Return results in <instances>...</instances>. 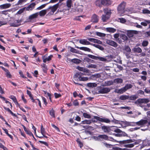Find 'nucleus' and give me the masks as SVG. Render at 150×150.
Listing matches in <instances>:
<instances>
[{
    "label": "nucleus",
    "instance_id": "41",
    "mask_svg": "<svg viewBox=\"0 0 150 150\" xmlns=\"http://www.w3.org/2000/svg\"><path fill=\"white\" fill-rule=\"evenodd\" d=\"M95 3L97 6H98L100 8L102 7V4H101V1L100 2V1L97 0L96 1Z\"/></svg>",
    "mask_w": 150,
    "mask_h": 150
},
{
    "label": "nucleus",
    "instance_id": "58",
    "mask_svg": "<svg viewBox=\"0 0 150 150\" xmlns=\"http://www.w3.org/2000/svg\"><path fill=\"white\" fill-rule=\"evenodd\" d=\"M26 7H24L22 8L19 10L17 12V13L18 14H21L23 12L25 9Z\"/></svg>",
    "mask_w": 150,
    "mask_h": 150
},
{
    "label": "nucleus",
    "instance_id": "49",
    "mask_svg": "<svg viewBox=\"0 0 150 150\" xmlns=\"http://www.w3.org/2000/svg\"><path fill=\"white\" fill-rule=\"evenodd\" d=\"M86 67L88 68H96L97 66L96 64H90V65H87Z\"/></svg>",
    "mask_w": 150,
    "mask_h": 150
},
{
    "label": "nucleus",
    "instance_id": "55",
    "mask_svg": "<svg viewBox=\"0 0 150 150\" xmlns=\"http://www.w3.org/2000/svg\"><path fill=\"white\" fill-rule=\"evenodd\" d=\"M47 4H48V3H47V4H43V5H41L40 6L36 8V10H40L41 9L45 7V6H46V5Z\"/></svg>",
    "mask_w": 150,
    "mask_h": 150
},
{
    "label": "nucleus",
    "instance_id": "36",
    "mask_svg": "<svg viewBox=\"0 0 150 150\" xmlns=\"http://www.w3.org/2000/svg\"><path fill=\"white\" fill-rule=\"evenodd\" d=\"M126 91V90L123 87L120 89H119L117 91H115L118 93L122 94Z\"/></svg>",
    "mask_w": 150,
    "mask_h": 150
},
{
    "label": "nucleus",
    "instance_id": "29",
    "mask_svg": "<svg viewBox=\"0 0 150 150\" xmlns=\"http://www.w3.org/2000/svg\"><path fill=\"white\" fill-rule=\"evenodd\" d=\"M129 96L123 95L120 96L119 99L121 100H125L129 99Z\"/></svg>",
    "mask_w": 150,
    "mask_h": 150
},
{
    "label": "nucleus",
    "instance_id": "19",
    "mask_svg": "<svg viewBox=\"0 0 150 150\" xmlns=\"http://www.w3.org/2000/svg\"><path fill=\"white\" fill-rule=\"evenodd\" d=\"M103 11L106 15L110 16L112 13L110 9L108 8H104Z\"/></svg>",
    "mask_w": 150,
    "mask_h": 150
},
{
    "label": "nucleus",
    "instance_id": "37",
    "mask_svg": "<svg viewBox=\"0 0 150 150\" xmlns=\"http://www.w3.org/2000/svg\"><path fill=\"white\" fill-rule=\"evenodd\" d=\"M47 10H43L40 11L39 13L40 16H44L46 13Z\"/></svg>",
    "mask_w": 150,
    "mask_h": 150
},
{
    "label": "nucleus",
    "instance_id": "32",
    "mask_svg": "<svg viewBox=\"0 0 150 150\" xmlns=\"http://www.w3.org/2000/svg\"><path fill=\"white\" fill-rule=\"evenodd\" d=\"M71 61L72 62L76 64H79L81 62V61L80 60L76 58L71 59Z\"/></svg>",
    "mask_w": 150,
    "mask_h": 150
},
{
    "label": "nucleus",
    "instance_id": "16",
    "mask_svg": "<svg viewBox=\"0 0 150 150\" xmlns=\"http://www.w3.org/2000/svg\"><path fill=\"white\" fill-rule=\"evenodd\" d=\"M148 123V121L146 120H142L140 121L136 122L137 125H143L146 124Z\"/></svg>",
    "mask_w": 150,
    "mask_h": 150
},
{
    "label": "nucleus",
    "instance_id": "4",
    "mask_svg": "<svg viewBox=\"0 0 150 150\" xmlns=\"http://www.w3.org/2000/svg\"><path fill=\"white\" fill-rule=\"evenodd\" d=\"M109 138L110 139H109V140H110V141H111L113 142H118L121 144L131 143V142H134L132 139L124 140L122 141H117L116 140L114 139L112 137H109Z\"/></svg>",
    "mask_w": 150,
    "mask_h": 150
},
{
    "label": "nucleus",
    "instance_id": "38",
    "mask_svg": "<svg viewBox=\"0 0 150 150\" xmlns=\"http://www.w3.org/2000/svg\"><path fill=\"white\" fill-rule=\"evenodd\" d=\"M138 98L137 95H133L129 96V99L130 100H135Z\"/></svg>",
    "mask_w": 150,
    "mask_h": 150
},
{
    "label": "nucleus",
    "instance_id": "56",
    "mask_svg": "<svg viewBox=\"0 0 150 150\" xmlns=\"http://www.w3.org/2000/svg\"><path fill=\"white\" fill-rule=\"evenodd\" d=\"M143 13L144 14H150V11L147 9H144L142 11Z\"/></svg>",
    "mask_w": 150,
    "mask_h": 150
},
{
    "label": "nucleus",
    "instance_id": "12",
    "mask_svg": "<svg viewBox=\"0 0 150 150\" xmlns=\"http://www.w3.org/2000/svg\"><path fill=\"white\" fill-rule=\"evenodd\" d=\"M59 3H57L56 4L54 5L52 7L51 9V11L50 13L51 15L53 14L56 11L58 8L59 7Z\"/></svg>",
    "mask_w": 150,
    "mask_h": 150
},
{
    "label": "nucleus",
    "instance_id": "8",
    "mask_svg": "<svg viewBox=\"0 0 150 150\" xmlns=\"http://www.w3.org/2000/svg\"><path fill=\"white\" fill-rule=\"evenodd\" d=\"M98 21L99 17L95 14H93L91 18V21L93 23H96Z\"/></svg>",
    "mask_w": 150,
    "mask_h": 150
},
{
    "label": "nucleus",
    "instance_id": "22",
    "mask_svg": "<svg viewBox=\"0 0 150 150\" xmlns=\"http://www.w3.org/2000/svg\"><path fill=\"white\" fill-rule=\"evenodd\" d=\"M11 6L10 4H6L0 5V8L2 9H4L9 8Z\"/></svg>",
    "mask_w": 150,
    "mask_h": 150
},
{
    "label": "nucleus",
    "instance_id": "10",
    "mask_svg": "<svg viewBox=\"0 0 150 150\" xmlns=\"http://www.w3.org/2000/svg\"><path fill=\"white\" fill-rule=\"evenodd\" d=\"M106 42L108 44L115 47H116L118 46L117 44L115 42L112 40H107Z\"/></svg>",
    "mask_w": 150,
    "mask_h": 150
},
{
    "label": "nucleus",
    "instance_id": "26",
    "mask_svg": "<svg viewBox=\"0 0 150 150\" xmlns=\"http://www.w3.org/2000/svg\"><path fill=\"white\" fill-rule=\"evenodd\" d=\"M69 47L70 48V51L71 52L73 53H76V54H81L79 52V51L78 50L74 48L71 47Z\"/></svg>",
    "mask_w": 150,
    "mask_h": 150
},
{
    "label": "nucleus",
    "instance_id": "18",
    "mask_svg": "<svg viewBox=\"0 0 150 150\" xmlns=\"http://www.w3.org/2000/svg\"><path fill=\"white\" fill-rule=\"evenodd\" d=\"M75 47L78 49H79L80 50H84L85 51L92 52L91 51V50L90 48H89L88 47H79L78 46H75Z\"/></svg>",
    "mask_w": 150,
    "mask_h": 150
},
{
    "label": "nucleus",
    "instance_id": "40",
    "mask_svg": "<svg viewBox=\"0 0 150 150\" xmlns=\"http://www.w3.org/2000/svg\"><path fill=\"white\" fill-rule=\"evenodd\" d=\"M2 129L5 132L6 134L9 137H10V138L12 139H13V137L10 134H8V130L6 129H4V128H2Z\"/></svg>",
    "mask_w": 150,
    "mask_h": 150
},
{
    "label": "nucleus",
    "instance_id": "3",
    "mask_svg": "<svg viewBox=\"0 0 150 150\" xmlns=\"http://www.w3.org/2000/svg\"><path fill=\"white\" fill-rule=\"evenodd\" d=\"M127 35L129 38H131L134 36V35H137L139 34V31L134 30H126Z\"/></svg>",
    "mask_w": 150,
    "mask_h": 150
},
{
    "label": "nucleus",
    "instance_id": "34",
    "mask_svg": "<svg viewBox=\"0 0 150 150\" xmlns=\"http://www.w3.org/2000/svg\"><path fill=\"white\" fill-rule=\"evenodd\" d=\"M96 57V60H99L103 62H106L107 61V59L104 57L98 56H97Z\"/></svg>",
    "mask_w": 150,
    "mask_h": 150
},
{
    "label": "nucleus",
    "instance_id": "44",
    "mask_svg": "<svg viewBox=\"0 0 150 150\" xmlns=\"http://www.w3.org/2000/svg\"><path fill=\"white\" fill-rule=\"evenodd\" d=\"M71 0H67V6L69 8H70L71 7Z\"/></svg>",
    "mask_w": 150,
    "mask_h": 150
},
{
    "label": "nucleus",
    "instance_id": "20",
    "mask_svg": "<svg viewBox=\"0 0 150 150\" xmlns=\"http://www.w3.org/2000/svg\"><path fill=\"white\" fill-rule=\"evenodd\" d=\"M132 50L133 52L134 53H140L142 52V49L139 47L136 46L134 47L132 49Z\"/></svg>",
    "mask_w": 150,
    "mask_h": 150
},
{
    "label": "nucleus",
    "instance_id": "48",
    "mask_svg": "<svg viewBox=\"0 0 150 150\" xmlns=\"http://www.w3.org/2000/svg\"><path fill=\"white\" fill-rule=\"evenodd\" d=\"M88 80V78L87 77L80 78L79 79H77V81H86Z\"/></svg>",
    "mask_w": 150,
    "mask_h": 150
},
{
    "label": "nucleus",
    "instance_id": "39",
    "mask_svg": "<svg viewBox=\"0 0 150 150\" xmlns=\"http://www.w3.org/2000/svg\"><path fill=\"white\" fill-rule=\"evenodd\" d=\"M132 85L130 84H127L125 85V87H124L126 90V91L129 89L132 88Z\"/></svg>",
    "mask_w": 150,
    "mask_h": 150
},
{
    "label": "nucleus",
    "instance_id": "6",
    "mask_svg": "<svg viewBox=\"0 0 150 150\" xmlns=\"http://www.w3.org/2000/svg\"><path fill=\"white\" fill-rule=\"evenodd\" d=\"M150 101L148 98H139L134 102L136 104H137L147 103Z\"/></svg>",
    "mask_w": 150,
    "mask_h": 150
},
{
    "label": "nucleus",
    "instance_id": "57",
    "mask_svg": "<svg viewBox=\"0 0 150 150\" xmlns=\"http://www.w3.org/2000/svg\"><path fill=\"white\" fill-rule=\"evenodd\" d=\"M25 132H26V133L29 135L30 136H32L33 137H34V135L32 134V133L30 131V130H28L26 129V130L25 131Z\"/></svg>",
    "mask_w": 150,
    "mask_h": 150
},
{
    "label": "nucleus",
    "instance_id": "47",
    "mask_svg": "<svg viewBox=\"0 0 150 150\" xmlns=\"http://www.w3.org/2000/svg\"><path fill=\"white\" fill-rule=\"evenodd\" d=\"M81 122L83 124H90L91 123V120H86L82 121Z\"/></svg>",
    "mask_w": 150,
    "mask_h": 150
},
{
    "label": "nucleus",
    "instance_id": "60",
    "mask_svg": "<svg viewBox=\"0 0 150 150\" xmlns=\"http://www.w3.org/2000/svg\"><path fill=\"white\" fill-rule=\"evenodd\" d=\"M80 73H79V72L76 73L74 76V78H78V79H79L80 78H81V77L80 76Z\"/></svg>",
    "mask_w": 150,
    "mask_h": 150
},
{
    "label": "nucleus",
    "instance_id": "13",
    "mask_svg": "<svg viewBox=\"0 0 150 150\" xmlns=\"http://www.w3.org/2000/svg\"><path fill=\"white\" fill-rule=\"evenodd\" d=\"M101 4L104 6H108L112 4L110 0H101Z\"/></svg>",
    "mask_w": 150,
    "mask_h": 150
},
{
    "label": "nucleus",
    "instance_id": "15",
    "mask_svg": "<svg viewBox=\"0 0 150 150\" xmlns=\"http://www.w3.org/2000/svg\"><path fill=\"white\" fill-rule=\"evenodd\" d=\"M0 67L6 72V75L7 77L11 78L12 75L8 69H5L2 66H1Z\"/></svg>",
    "mask_w": 150,
    "mask_h": 150
},
{
    "label": "nucleus",
    "instance_id": "14",
    "mask_svg": "<svg viewBox=\"0 0 150 150\" xmlns=\"http://www.w3.org/2000/svg\"><path fill=\"white\" fill-rule=\"evenodd\" d=\"M79 42L80 44L84 45H92V43L85 39H81L79 41Z\"/></svg>",
    "mask_w": 150,
    "mask_h": 150
},
{
    "label": "nucleus",
    "instance_id": "21",
    "mask_svg": "<svg viewBox=\"0 0 150 150\" xmlns=\"http://www.w3.org/2000/svg\"><path fill=\"white\" fill-rule=\"evenodd\" d=\"M38 15V12H37L29 16L28 19L31 20L33 19L36 18H37Z\"/></svg>",
    "mask_w": 150,
    "mask_h": 150
},
{
    "label": "nucleus",
    "instance_id": "54",
    "mask_svg": "<svg viewBox=\"0 0 150 150\" xmlns=\"http://www.w3.org/2000/svg\"><path fill=\"white\" fill-rule=\"evenodd\" d=\"M134 144H125L124 145V146L126 147H128V148H132L134 147Z\"/></svg>",
    "mask_w": 150,
    "mask_h": 150
},
{
    "label": "nucleus",
    "instance_id": "50",
    "mask_svg": "<svg viewBox=\"0 0 150 150\" xmlns=\"http://www.w3.org/2000/svg\"><path fill=\"white\" fill-rule=\"evenodd\" d=\"M83 115L85 118H90L91 117V115L86 113H83Z\"/></svg>",
    "mask_w": 150,
    "mask_h": 150
},
{
    "label": "nucleus",
    "instance_id": "52",
    "mask_svg": "<svg viewBox=\"0 0 150 150\" xmlns=\"http://www.w3.org/2000/svg\"><path fill=\"white\" fill-rule=\"evenodd\" d=\"M49 112H50V115L53 117H55V114H54V111L53 108H52V109Z\"/></svg>",
    "mask_w": 150,
    "mask_h": 150
},
{
    "label": "nucleus",
    "instance_id": "2",
    "mask_svg": "<svg viewBox=\"0 0 150 150\" xmlns=\"http://www.w3.org/2000/svg\"><path fill=\"white\" fill-rule=\"evenodd\" d=\"M98 93L104 94L107 93L109 92L111 89L109 88L102 87L100 86L98 87Z\"/></svg>",
    "mask_w": 150,
    "mask_h": 150
},
{
    "label": "nucleus",
    "instance_id": "35",
    "mask_svg": "<svg viewBox=\"0 0 150 150\" xmlns=\"http://www.w3.org/2000/svg\"><path fill=\"white\" fill-rule=\"evenodd\" d=\"M87 86L91 88H93L97 86V84L95 83H88L87 84Z\"/></svg>",
    "mask_w": 150,
    "mask_h": 150
},
{
    "label": "nucleus",
    "instance_id": "42",
    "mask_svg": "<svg viewBox=\"0 0 150 150\" xmlns=\"http://www.w3.org/2000/svg\"><path fill=\"white\" fill-rule=\"evenodd\" d=\"M124 50L130 53L131 52V49L128 45H125L124 47Z\"/></svg>",
    "mask_w": 150,
    "mask_h": 150
},
{
    "label": "nucleus",
    "instance_id": "33",
    "mask_svg": "<svg viewBox=\"0 0 150 150\" xmlns=\"http://www.w3.org/2000/svg\"><path fill=\"white\" fill-rule=\"evenodd\" d=\"M114 82L116 83H122L123 82V80L121 78H117L114 80Z\"/></svg>",
    "mask_w": 150,
    "mask_h": 150
},
{
    "label": "nucleus",
    "instance_id": "9",
    "mask_svg": "<svg viewBox=\"0 0 150 150\" xmlns=\"http://www.w3.org/2000/svg\"><path fill=\"white\" fill-rule=\"evenodd\" d=\"M114 131L116 133H119V134H121L122 136L121 137H128V135L125 132H123L119 129H114Z\"/></svg>",
    "mask_w": 150,
    "mask_h": 150
},
{
    "label": "nucleus",
    "instance_id": "64",
    "mask_svg": "<svg viewBox=\"0 0 150 150\" xmlns=\"http://www.w3.org/2000/svg\"><path fill=\"white\" fill-rule=\"evenodd\" d=\"M119 19L120 20V22L122 23H124L126 22V19L123 18H119Z\"/></svg>",
    "mask_w": 150,
    "mask_h": 150
},
{
    "label": "nucleus",
    "instance_id": "43",
    "mask_svg": "<svg viewBox=\"0 0 150 150\" xmlns=\"http://www.w3.org/2000/svg\"><path fill=\"white\" fill-rule=\"evenodd\" d=\"M76 142L79 144L80 148H81L83 146V143L80 141V139L79 138L77 139L76 140Z\"/></svg>",
    "mask_w": 150,
    "mask_h": 150
},
{
    "label": "nucleus",
    "instance_id": "30",
    "mask_svg": "<svg viewBox=\"0 0 150 150\" xmlns=\"http://www.w3.org/2000/svg\"><path fill=\"white\" fill-rule=\"evenodd\" d=\"M83 61L86 62L88 63H94L95 61L91 59L88 57H86L84 58Z\"/></svg>",
    "mask_w": 150,
    "mask_h": 150
},
{
    "label": "nucleus",
    "instance_id": "62",
    "mask_svg": "<svg viewBox=\"0 0 150 150\" xmlns=\"http://www.w3.org/2000/svg\"><path fill=\"white\" fill-rule=\"evenodd\" d=\"M73 104L75 106H78L79 105V103L77 100H74L73 102Z\"/></svg>",
    "mask_w": 150,
    "mask_h": 150
},
{
    "label": "nucleus",
    "instance_id": "17",
    "mask_svg": "<svg viewBox=\"0 0 150 150\" xmlns=\"http://www.w3.org/2000/svg\"><path fill=\"white\" fill-rule=\"evenodd\" d=\"M102 129L105 133H109L110 130V128L109 126H101Z\"/></svg>",
    "mask_w": 150,
    "mask_h": 150
},
{
    "label": "nucleus",
    "instance_id": "11",
    "mask_svg": "<svg viewBox=\"0 0 150 150\" xmlns=\"http://www.w3.org/2000/svg\"><path fill=\"white\" fill-rule=\"evenodd\" d=\"M36 4L35 3V2L32 3L28 7H26L25 9L27 11H31L35 8Z\"/></svg>",
    "mask_w": 150,
    "mask_h": 150
},
{
    "label": "nucleus",
    "instance_id": "23",
    "mask_svg": "<svg viewBox=\"0 0 150 150\" xmlns=\"http://www.w3.org/2000/svg\"><path fill=\"white\" fill-rule=\"evenodd\" d=\"M120 38L122 40L123 42L125 41L128 40H129L128 37L125 35L124 34H121L120 35Z\"/></svg>",
    "mask_w": 150,
    "mask_h": 150
},
{
    "label": "nucleus",
    "instance_id": "45",
    "mask_svg": "<svg viewBox=\"0 0 150 150\" xmlns=\"http://www.w3.org/2000/svg\"><path fill=\"white\" fill-rule=\"evenodd\" d=\"M149 44V42L146 40H144L143 41L142 43V46L143 47L147 46Z\"/></svg>",
    "mask_w": 150,
    "mask_h": 150
},
{
    "label": "nucleus",
    "instance_id": "61",
    "mask_svg": "<svg viewBox=\"0 0 150 150\" xmlns=\"http://www.w3.org/2000/svg\"><path fill=\"white\" fill-rule=\"evenodd\" d=\"M10 98L12 99L13 101L15 103H16V97L13 96H10Z\"/></svg>",
    "mask_w": 150,
    "mask_h": 150
},
{
    "label": "nucleus",
    "instance_id": "46",
    "mask_svg": "<svg viewBox=\"0 0 150 150\" xmlns=\"http://www.w3.org/2000/svg\"><path fill=\"white\" fill-rule=\"evenodd\" d=\"M95 33L96 34V35L100 37H105L106 35V34L105 33L98 32H96Z\"/></svg>",
    "mask_w": 150,
    "mask_h": 150
},
{
    "label": "nucleus",
    "instance_id": "24",
    "mask_svg": "<svg viewBox=\"0 0 150 150\" xmlns=\"http://www.w3.org/2000/svg\"><path fill=\"white\" fill-rule=\"evenodd\" d=\"M110 16L103 15L102 16V20L103 22H105L107 20H108L110 17Z\"/></svg>",
    "mask_w": 150,
    "mask_h": 150
},
{
    "label": "nucleus",
    "instance_id": "5",
    "mask_svg": "<svg viewBox=\"0 0 150 150\" xmlns=\"http://www.w3.org/2000/svg\"><path fill=\"white\" fill-rule=\"evenodd\" d=\"M126 5V3L122 1L118 6L117 8V11L119 13L124 12Z\"/></svg>",
    "mask_w": 150,
    "mask_h": 150
},
{
    "label": "nucleus",
    "instance_id": "31",
    "mask_svg": "<svg viewBox=\"0 0 150 150\" xmlns=\"http://www.w3.org/2000/svg\"><path fill=\"white\" fill-rule=\"evenodd\" d=\"M106 30L107 31L113 33L116 31V30L112 28H106Z\"/></svg>",
    "mask_w": 150,
    "mask_h": 150
},
{
    "label": "nucleus",
    "instance_id": "28",
    "mask_svg": "<svg viewBox=\"0 0 150 150\" xmlns=\"http://www.w3.org/2000/svg\"><path fill=\"white\" fill-rule=\"evenodd\" d=\"M91 45H92L95 47H96L98 48V49L102 51H103L104 50V47L101 45L92 43Z\"/></svg>",
    "mask_w": 150,
    "mask_h": 150
},
{
    "label": "nucleus",
    "instance_id": "53",
    "mask_svg": "<svg viewBox=\"0 0 150 150\" xmlns=\"http://www.w3.org/2000/svg\"><path fill=\"white\" fill-rule=\"evenodd\" d=\"M87 56L89 58L95 60H96L97 56L90 54L87 55Z\"/></svg>",
    "mask_w": 150,
    "mask_h": 150
},
{
    "label": "nucleus",
    "instance_id": "63",
    "mask_svg": "<svg viewBox=\"0 0 150 150\" xmlns=\"http://www.w3.org/2000/svg\"><path fill=\"white\" fill-rule=\"evenodd\" d=\"M145 36L146 37H150V30L149 31H147L144 33Z\"/></svg>",
    "mask_w": 150,
    "mask_h": 150
},
{
    "label": "nucleus",
    "instance_id": "27",
    "mask_svg": "<svg viewBox=\"0 0 150 150\" xmlns=\"http://www.w3.org/2000/svg\"><path fill=\"white\" fill-rule=\"evenodd\" d=\"M53 57V55H51L47 57L44 58V57H43L42 59H43V62L44 63L46 62L47 61H49L51 60V58Z\"/></svg>",
    "mask_w": 150,
    "mask_h": 150
},
{
    "label": "nucleus",
    "instance_id": "25",
    "mask_svg": "<svg viewBox=\"0 0 150 150\" xmlns=\"http://www.w3.org/2000/svg\"><path fill=\"white\" fill-rule=\"evenodd\" d=\"M41 66L42 67L43 71L44 73H47V71L48 69L47 68V66L44 63H43L41 64Z\"/></svg>",
    "mask_w": 150,
    "mask_h": 150
},
{
    "label": "nucleus",
    "instance_id": "7",
    "mask_svg": "<svg viewBox=\"0 0 150 150\" xmlns=\"http://www.w3.org/2000/svg\"><path fill=\"white\" fill-rule=\"evenodd\" d=\"M94 118L97 120H98L100 122H104L106 123H109L110 122V120L106 118H100L99 117L97 116H94Z\"/></svg>",
    "mask_w": 150,
    "mask_h": 150
},
{
    "label": "nucleus",
    "instance_id": "1",
    "mask_svg": "<svg viewBox=\"0 0 150 150\" xmlns=\"http://www.w3.org/2000/svg\"><path fill=\"white\" fill-rule=\"evenodd\" d=\"M93 138L95 140L98 141H101L103 140H109V137L105 134L99 135L98 136H94Z\"/></svg>",
    "mask_w": 150,
    "mask_h": 150
},
{
    "label": "nucleus",
    "instance_id": "51",
    "mask_svg": "<svg viewBox=\"0 0 150 150\" xmlns=\"http://www.w3.org/2000/svg\"><path fill=\"white\" fill-rule=\"evenodd\" d=\"M105 83L106 86H110L113 84V82L112 81H105Z\"/></svg>",
    "mask_w": 150,
    "mask_h": 150
},
{
    "label": "nucleus",
    "instance_id": "59",
    "mask_svg": "<svg viewBox=\"0 0 150 150\" xmlns=\"http://www.w3.org/2000/svg\"><path fill=\"white\" fill-rule=\"evenodd\" d=\"M103 144L107 148H111L112 146V145L111 144H108L106 142H104Z\"/></svg>",
    "mask_w": 150,
    "mask_h": 150
}]
</instances>
